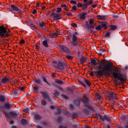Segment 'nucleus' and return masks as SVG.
<instances>
[{"label":"nucleus","mask_w":128,"mask_h":128,"mask_svg":"<svg viewBox=\"0 0 128 128\" xmlns=\"http://www.w3.org/2000/svg\"><path fill=\"white\" fill-rule=\"evenodd\" d=\"M56 82L58 84H62V82L61 80H56Z\"/></svg>","instance_id":"35"},{"label":"nucleus","mask_w":128,"mask_h":128,"mask_svg":"<svg viewBox=\"0 0 128 128\" xmlns=\"http://www.w3.org/2000/svg\"><path fill=\"white\" fill-rule=\"evenodd\" d=\"M41 93L42 94V96L44 98L46 99L48 98V96L46 93L42 92H41Z\"/></svg>","instance_id":"18"},{"label":"nucleus","mask_w":128,"mask_h":128,"mask_svg":"<svg viewBox=\"0 0 128 128\" xmlns=\"http://www.w3.org/2000/svg\"><path fill=\"white\" fill-rule=\"evenodd\" d=\"M71 26L73 27H75L77 26V25L76 24L72 23V24Z\"/></svg>","instance_id":"49"},{"label":"nucleus","mask_w":128,"mask_h":128,"mask_svg":"<svg viewBox=\"0 0 128 128\" xmlns=\"http://www.w3.org/2000/svg\"><path fill=\"white\" fill-rule=\"evenodd\" d=\"M83 6L82 8H87L88 5H90L92 4L93 1L92 0H82Z\"/></svg>","instance_id":"7"},{"label":"nucleus","mask_w":128,"mask_h":128,"mask_svg":"<svg viewBox=\"0 0 128 128\" xmlns=\"http://www.w3.org/2000/svg\"><path fill=\"white\" fill-rule=\"evenodd\" d=\"M0 82L3 84L10 83L11 84H13L14 83V82L12 81V79L8 76H4L2 78Z\"/></svg>","instance_id":"4"},{"label":"nucleus","mask_w":128,"mask_h":128,"mask_svg":"<svg viewBox=\"0 0 128 128\" xmlns=\"http://www.w3.org/2000/svg\"><path fill=\"white\" fill-rule=\"evenodd\" d=\"M90 75L92 76H94V74L93 72H92L90 73Z\"/></svg>","instance_id":"54"},{"label":"nucleus","mask_w":128,"mask_h":128,"mask_svg":"<svg viewBox=\"0 0 128 128\" xmlns=\"http://www.w3.org/2000/svg\"><path fill=\"white\" fill-rule=\"evenodd\" d=\"M80 61L81 63L83 64L86 60V58L82 56L80 59Z\"/></svg>","instance_id":"20"},{"label":"nucleus","mask_w":128,"mask_h":128,"mask_svg":"<svg viewBox=\"0 0 128 128\" xmlns=\"http://www.w3.org/2000/svg\"><path fill=\"white\" fill-rule=\"evenodd\" d=\"M38 88V87L35 86L33 88V91L34 93H36Z\"/></svg>","instance_id":"22"},{"label":"nucleus","mask_w":128,"mask_h":128,"mask_svg":"<svg viewBox=\"0 0 128 128\" xmlns=\"http://www.w3.org/2000/svg\"><path fill=\"white\" fill-rule=\"evenodd\" d=\"M42 78L43 79V80L44 82L47 83V84H48V83L47 81V80H46V78L44 77H43Z\"/></svg>","instance_id":"38"},{"label":"nucleus","mask_w":128,"mask_h":128,"mask_svg":"<svg viewBox=\"0 0 128 128\" xmlns=\"http://www.w3.org/2000/svg\"><path fill=\"white\" fill-rule=\"evenodd\" d=\"M5 100V98L2 95L0 96V102H3Z\"/></svg>","instance_id":"24"},{"label":"nucleus","mask_w":128,"mask_h":128,"mask_svg":"<svg viewBox=\"0 0 128 128\" xmlns=\"http://www.w3.org/2000/svg\"><path fill=\"white\" fill-rule=\"evenodd\" d=\"M77 33L76 32L75 34H73L72 35V40L70 42L72 46H75L77 45V41L78 40V38L76 34H77Z\"/></svg>","instance_id":"5"},{"label":"nucleus","mask_w":128,"mask_h":128,"mask_svg":"<svg viewBox=\"0 0 128 128\" xmlns=\"http://www.w3.org/2000/svg\"><path fill=\"white\" fill-rule=\"evenodd\" d=\"M80 82L81 83V84L84 86H86V85L84 83L82 82Z\"/></svg>","instance_id":"61"},{"label":"nucleus","mask_w":128,"mask_h":128,"mask_svg":"<svg viewBox=\"0 0 128 128\" xmlns=\"http://www.w3.org/2000/svg\"><path fill=\"white\" fill-rule=\"evenodd\" d=\"M97 4H92V6L91 7L93 8H95L96 7V6H97Z\"/></svg>","instance_id":"57"},{"label":"nucleus","mask_w":128,"mask_h":128,"mask_svg":"<svg viewBox=\"0 0 128 128\" xmlns=\"http://www.w3.org/2000/svg\"><path fill=\"white\" fill-rule=\"evenodd\" d=\"M91 62L92 64L93 65H96L97 64L96 60L95 59H92L91 60Z\"/></svg>","instance_id":"23"},{"label":"nucleus","mask_w":128,"mask_h":128,"mask_svg":"<svg viewBox=\"0 0 128 128\" xmlns=\"http://www.w3.org/2000/svg\"><path fill=\"white\" fill-rule=\"evenodd\" d=\"M70 107L71 108H74V107L73 105L72 104H70Z\"/></svg>","instance_id":"62"},{"label":"nucleus","mask_w":128,"mask_h":128,"mask_svg":"<svg viewBox=\"0 0 128 128\" xmlns=\"http://www.w3.org/2000/svg\"><path fill=\"white\" fill-rule=\"evenodd\" d=\"M36 12V10L34 9L33 10V11L32 12V13L33 14H34Z\"/></svg>","instance_id":"56"},{"label":"nucleus","mask_w":128,"mask_h":128,"mask_svg":"<svg viewBox=\"0 0 128 128\" xmlns=\"http://www.w3.org/2000/svg\"><path fill=\"white\" fill-rule=\"evenodd\" d=\"M19 44H24V40L22 39L19 42Z\"/></svg>","instance_id":"47"},{"label":"nucleus","mask_w":128,"mask_h":128,"mask_svg":"<svg viewBox=\"0 0 128 128\" xmlns=\"http://www.w3.org/2000/svg\"><path fill=\"white\" fill-rule=\"evenodd\" d=\"M66 58H67L68 59L70 60H72L73 58L72 56H68V55H66Z\"/></svg>","instance_id":"33"},{"label":"nucleus","mask_w":128,"mask_h":128,"mask_svg":"<svg viewBox=\"0 0 128 128\" xmlns=\"http://www.w3.org/2000/svg\"><path fill=\"white\" fill-rule=\"evenodd\" d=\"M87 13H82L80 15L79 18L81 20H84L86 18V15Z\"/></svg>","instance_id":"15"},{"label":"nucleus","mask_w":128,"mask_h":128,"mask_svg":"<svg viewBox=\"0 0 128 128\" xmlns=\"http://www.w3.org/2000/svg\"><path fill=\"white\" fill-rule=\"evenodd\" d=\"M52 63L53 64V65L55 67V65H57L58 64H57V62L54 60L53 61H52Z\"/></svg>","instance_id":"42"},{"label":"nucleus","mask_w":128,"mask_h":128,"mask_svg":"<svg viewBox=\"0 0 128 128\" xmlns=\"http://www.w3.org/2000/svg\"><path fill=\"white\" fill-rule=\"evenodd\" d=\"M49 42L48 39H47L46 40H44L43 41L42 44L43 45L46 47H48V42Z\"/></svg>","instance_id":"17"},{"label":"nucleus","mask_w":128,"mask_h":128,"mask_svg":"<svg viewBox=\"0 0 128 128\" xmlns=\"http://www.w3.org/2000/svg\"><path fill=\"white\" fill-rule=\"evenodd\" d=\"M83 6V4H81V3L80 2H78V4H77V6L78 8H80L82 7V6Z\"/></svg>","instance_id":"29"},{"label":"nucleus","mask_w":128,"mask_h":128,"mask_svg":"<svg viewBox=\"0 0 128 128\" xmlns=\"http://www.w3.org/2000/svg\"><path fill=\"white\" fill-rule=\"evenodd\" d=\"M110 30H108V31L110 30H114L116 29L117 28L116 26L114 25H110Z\"/></svg>","instance_id":"21"},{"label":"nucleus","mask_w":128,"mask_h":128,"mask_svg":"<svg viewBox=\"0 0 128 128\" xmlns=\"http://www.w3.org/2000/svg\"><path fill=\"white\" fill-rule=\"evenodd\" d=\"M60 48L62 50L66 53H68L70 52L69 49L66 46H60Z\"/></svg>","instance_id":"10"},{"label":"nucleus","mask_w":128,"mask_h":128,"mask_svg":"<svg viewBox=\"0 0 128 128\" xmlns=\"http://www.w3.org/2000/svg\"><path fill=\"white\" fill-rule=\"evenodd\" d=\"M100 119L103 121H104L105 120H107L109 122L111 121V120L109 116H105L104 117H102L100 118Z\"/></svg>","instance_id":"14"},{"label":"nucleus","mask_w":128,"mask_h":128,"mask_svg":"<svg viewBox=\"0 0 128 128\" xmlns=\"http://www.w3.org/2000/svg\"><path fill=\"white\" fill-rule=\"evenodd\" d=\"M35 82L37 84H40L41 83V81L40 80H35Z\"/></svg>","instance_id":"40"},{"label":"nucleus","mask_w":128,"mask_h":128,"mask_svg":"<svg viewBox=\"0 0 128 128\" xmlns=\"http://www.w3.org/2000/svg\"><path fill=\"white\" fill-rule=\"evenodd\" d=\"M54 94L55 96H57L59 95V93L58 92H56Z\"/></svg>","instance_id":"44"},{"label":"nucleus","mask_w":128,"mask_h":128,"mask_svg":"<svg viewBox=\"0 0 128 128\" xmlns=\"http://www.w3.org/2000/svg\"><path fill=\"white\" fill-rule=\"evenodd\" d=\"M62 96L65 99H68V97L65 95L62 94Z\"/></svg>","instance_id":"43"},{"label":"nucleus","mask_w":128,"mask_h":128,"mask_svg":"<svg viewBox=\"0 0 128 128\" xmlns=\"http://www.w3.org/2000/svg\"><path fill=\"white\" fill-rule=\"evenodd\" d=\"M84 82H86L88 86H91V83L89 80H88L85 78L84 79Z\"/></svg>","instance_id":"25"},{"label":"nucleus","mask_w":128,"mask_h":128,"mask_svg":"<svg viewBox=\"0 0 128 128\" xmlns=\"http://www.w3.org/2000/svg\"><path fill=\"white\" fill-rule=\"evenodd\" d=\"M28 111V108H26L24 109V112H27Z\"/></svg>","instance_id":"64"},{"label":"nucleus","mask_w":128,"mask_h":128,"mask_svg":"<svg viewBox=\"0 0 128 128\" xmlns=\"http://www.w3.org/2000/svg\"><path fill=\"white\" fill-rule=\"evenodd\" d=\"M100 50L102 52H104L105 50H104L103 48H100Z\"/></svg>","instance_id":"60"},{"label":"nucleus","mask_w":128,"mask_h":128,"mask_svg":"<svg viewBox=\"0 0 128 128\" xmlns=\"http://www.w3.org/2000/svg\"><path fill=\"white\" fill-rule=\"evenodd\" d=\"M39 25L41 27H42L44 26V24L42 22H39Z\"/></svg>","instance_id":"41"},{"label":"nucleus","mask_w":128,"mask_h":128,"mask_svg":"<svg viewBox=\"0 0 128 128\" xmlns=\"http://www.w3.org/2000/svg\"><path fill=\"white\" fill-rule=\"evenodd\" d=\"M102 27L100 25H98L95 28L96 29L98 30H100L102 29Z\"/></svg>","instance_id":"28"},{"label":"nucleus","mask_w":128,"mask_h":128,"mask_svg":"<svg viewBox=\"0 0 128 128\" xmlns=\"http://www.w3.org/2000/svg\"><path fill=\"white\" fill-rule=\"evenodd\" d=\"M2 112L4 114L5 116L7 118H9L10 115L12 117L16 118L19 114L18 113H16L15 112H10L9 114L4 111H2Z\"/></svg>","instance_id":"6"},{"label":"nucleus","mask_w":128,"mask_h":128,"mask_svg":"<svg viewBox=\"0 0 128 128\" xmlns=\"http://www.w3.org/2000/svg\"><path fill=\"white\" fill-rule=\"evenodd\" d=\"M94 20L92 19H90L89 21V23L90 24H87V26L88 27V28H94Z\"/></svg>","instance_id":"9"},{"label":"nucleus","mask_w":128,"mask_h":128,"mask_svg":"<svg viewBox=\"0 0 128 128\" xmlns=\"http://www.w3.org/2000/svg\"><path fill=\"white\" fill-rule=\"evenodd\" d=\"M110 32H109L108 31L106 33V34L105 36L107 37H109L110 35Z\"/></svg>","instance_id":"30"},{"label":"nucleus","mask_w":128,"mask_h":128,"mask_svg":"<svg viewBox=\"0 0 128 128\" xmlns=\"http://www.w3.org/2000/svg\"><path fill=\"white\" fill-rule=\"evenodd\" d=\"M36 120H39L41 118V117L39 115H36L34 116Z\"/></svg>","instance_id":"27"},{"label":"nucleus","mask_w":128,"mask_h":128,"mask_svg":"<svg viewBox=\"0 0 128 128\" xmlns=\"http://www.w3.org/2000/svg\"><path fill=\"white\" fill-rule=\"evenodd\" d=\"M14 13H18L20 11L19 8H7Z\"/></svg>","instance_id":"11"},{"label":"nucleus","mask_w":128,"mask_h":128,"mask_svg":"<svg viewBox=\"0 0 128 128\" xmlns=\"http://www.w3.org/2000/svg\"><path fill=\"white\" fill-rule=\"evenodd\" d=\"M112 75L114 78L120 80L122 82L125 81L126 80V78L119 72H113L112 73Z\"/></svg>","instance_id":"2"},{"label":"nucleus","mask_w":128,"mask_h":128,"mask_svg":"<svg viewBox=\"0 0 128 128\" xmlns=\"http://www.w3.org/2000/svg\"><path fill=\"white\" fill-rule=\"evenodd\" d=\"M55 73H52L51 74V76L54 78L56 77V76L55 75Z\"/></svg>","instance_id":"51"},{"label":"nucleus","mask_w":128,"mask_h":128,"mask_svg":"<svg viewBox=\"0 0 128 128\" xmlns=\"http://www.w3.org/2000/svg\"><path fill=\"white\" fill-rule=\"evenodd\" d=\"M70 3L71 4H76L77 3L76 2V1L73 0H71L70 1Z\"/></svg>","instance_id":"46"},{"label":"nucleus","mask_w":128,"mask_h":128,"mask_svg":"<svg viewBox=\"0 0 128 128\" xmlns=\"http://www.w3.org/2000/svg\"><path fill=\"white\" fill-rule=\"evenodd\" d=\"M78 103V105H79L80 104V101L78 100H76L75 101L74 103L76 104H77V103Z\"/></svg>","instance_id":"45"},{"label":"nucleus","mask_w":128,"mask_h":128,"mask_svg":"<svg viewBox=\"0 0 128 128\" xmlns=\"http://www.w3.org/2000/svg\"><path fill=\"white\" fill-rule=\"evenodd\" d=\"M19 89L22 91H23L24 90V88L23 87H20L19 88Z\"/></svg>","instance_id":"48"},{"label":"nucleus","mask_w":128,"mask_h":128,"mask_svg":"<svg viewBox=\"0 0 128 128\" xmlns=\"http://www.w3.org/2000/svg\"><path fill=\"white\" fill-rule=\"evenodd\" d=\"M53 19L54 20H58L57 18H56V16H54L53 18Z\"/></svg>","instance_id":"59"},{"label":"nucleus","mask_w":128,"mask_h":128,"mask_svg":"<svg viewBox=\"0 0 128 128\" xmlns=\"http://www.w3.org/2000/svg\"><path fill=\"white\" fill-rule=\"evenodd\" d=\"M21 122L22 124L24 125V119H22V120Z\"/></svg>","instance_id":"58"},{"label":"nucleus","mask_w":128,"mask_h":128,"mask_svg":"<svg viewBox=\"0 0 128 128\" xmlns=\"http://www.w3.org/2000/svg\"><path fill=\"white\" fill-rule=\"evenodd\" d=\"M112 65L110 64H107L104 65L102 66L101 65L99 66L98 69L99 70L102 69L101 70L95 72L94 73L99 76H102L103 74L105 75H109L112 71Z\"/></svg>","instance_id":"1"},{"label":"nucleus","mask_w":128,"mask_h":128,"mask_svg":"<svg viewBox=\"0 0 128 128\" xmlns=\"http://www.w3.org/2000/svg\"><path fill=\"white\" fill-rule=\"evenodd\" d=\"M56 15L58 20L60 19L61 18V16L60 15L56 13Z\"/></svg>","instance_id":"36"},{"label":"nucleus","mask_w":128,"mask_h":128,"mask_svg":"<svg viewBox=\"0 0 128 128\" xmlns=\"http://www.w3.org/2000/svg\"><path fill=\"white\" fill-rule=\"evenodd\" d=\"M61 6L62 8H68V7L65 4H62Z\"/></svg>","instance_id":"50"},{"label":"nucleus","mask_w":128,"mask_h":128,"mask_svg":"<svg viewBox=\"0 0 128 128\" xmlns=\"http://www.w3.org/2000/svg\"><path fill=\"white\" fill-rule=\"evenodd\" d=\"M101 25L102 27L104 29H106L107 28V23L105 22H100Z\"/></svg>","instance_id":"16"},{"label":"nucleus","mask_w":128,"mask_h":128,"mask_svg":"<svg viewBox=\"0 0 128 128\" xmlns=\"http://www.w3.org/2000/svg\"><path fill=\"white\" fill-rule=\"evenodd\" d=\"M100 62L102 64H103L107 62V61L106 60H102L100 61Z\"/></svg>","instance_id":"37"},{"label":"nucleus","mask_w":128,"mask_h":128,"mask_svg":"<svg viewBox=\"0 0 128 128\" xmlns=\"http://www.w3.org/2000/svg\"><path fill=\"white\" fill-rule=\"evenodd\" d=\"M55 11L58 13H59L62 11L61 8H55Z\"/></svg>","instance_id":"32"},{"label":"nucleus","mask_w":128,"mask_h":128,"mask_svg":"<svg viewBox=\"0 0 128 128\" xmlns=\"http://www.w3.org/2000/svg\"><path fill=\"white\" fill-rule=\"evenodd\" d=\"M64 63H62L60 62H59L57 65H55V68H56L59 70L58 72L64 69V66H65Z\"/></svg>","instance_id":"8"},{"label":"nucleus","mask_w":128,"mask_h":128,"mask_svg":"<svg viewBox=\"0 0 128 128\" xmlns=\"http://www.w3.org/2000/svg\"><path fill=\"white\" fill-rule=\"evenodd\" d=\"M56 33H54L52 34V36H57V35L56 34Z\"/></svg>","instance_id":"53"},{"label":"nucleus","mask_w":128,"mask_h":128,"mask_svg":"<svg viewBox=\"0 0 128 128\" xmlns=\"http://www.w3.org/2000/svg\"><path fill=\"white\" fill-rule=\"evenodd\" d=\"M46 104V102L44 100H42L41 101V104L43 106H45Z\"/></svg>","instance_id":"31"},{"label":"nucleus","mask_w":128,"mask_h":128,"mask_svg":"<svg viewBox=\"0 0 128 128\" xmlns=\"http://www.w3.org/2000/svg\"><path fill=\"white\" fill-rule=\"evenodd\" d=\"M4 106L5 108L7 109H9L11 105L9 104V102H8L7 103H5L4 104Z\"/></svg>","instance_id":"19"},{"label":"nucleus","mask_w":128,"mask_h":128,"mask_svg":"<svg viewBox=\"0 0 128 128\" xmlns=\"http://www.w3.org/2000/svg\"><path fill=\"white\" fill-rule=\"evenodd\" d=\"M9 122H10V124H13L14 122V121H13V120H11Z\"/></svg>","instance_id":"63"},{"label":"nucleus","mask_w":128,"mask_h":128,"mask_svg":"<svg viewBox=\"0 0 128 128\" xmlns=\"http://www.w3.org/2000/svg\"><path fill=\"white\" fill-rule=\"evenodd\" d=\"M10 35L6 31V28L3 26H0V36L5 38Z\"/></svg>","instance_id":"3"},{"label":"nucleus","mask_w":128,"mask_h":128,"mask_svg":"<svg viewBox=\"0 0 128 128\" xmlns=\"http://www.w3.org/2000/svg\"><path fill=\"white\" fill-rule=\"evenodd\" d=\"M96 18L98 20H105L106 19V17L104 16L98 15L96 16Z\"/></svg>","instance_id":"12"},{"label":"nucleus","mask_w":128,"mask_h":128,"mask_svg":"<svg viewBox=\"0 0 128 128\" xmlns=\"http://www.w3.org/2000/svg\"><path fill=\"white\" fill-rule=\"evenodd\" d=\"M13 94L14 95H16L17 94L18 92L16 90H13L12 92Z\"/></svg>","instance_id":"34"},{"label":"nucleus","mask_w":128,"mask_h":128,"mask_svg":"<svg viewBox=\"0 0 128 128\" xmlns=\"http://www.w3.org/2000/svg\"><path fill=\"white\" fill-rule=\"evenodd\" d=\"M10 7L11 8H18L17 7L15 6L14 5H11L10 6Z\"/></svg>","instance_id":"52"},{"label":"nucleus","mask_w":128,"mask_h":128,"mask_svg":"<svg viewBox=\"0 0 128 128\" xmlns=\"http://www.w3.org/2000/svg\"><path fill=\"white\" fill-rule=\"evenodd\" d=\"M84 97L85 98V100L82 99L81 100L83 102L86 107H88L89 108H91L90 106H88L87 104L88 101V99L85 97V96H84Z\"/></svg>","instance_id":"13"},{"label":"nucleus","mask_w":128,"mask_h":128,"mask_svg":"<svg viewBox=\"0 0 128 128\" xmlns=\"http://www.w3.org/2000/svg\"><path fill=\"white\" fill-rule=\"evenodd\" d=\"M44 3H42V4H40L39 3H36V7H39V6H40L41 5H42V4Z\"/></svg>","instance_id":"39"},{"label":"nucleus","mask_w":128,"mask_h":128,"mask_svg":"<svg viewBox=\"0 0 128 128\" xmlns=\"http://www.w3.org/2000/svg\"><path fill=\"white\" fill-rule=\"evenodd\" d=\"M56 15V13L54 12H52L50 14V15L51 16H53L54 15Z\"/></svg>","instance_id":"55"},{"label":"nucleus","mask_w":128,"mask_h":128,"mask_svg":"<svg viewBox=\"0 0 128 128\" xmlns=\"http://www.w3.org/2000/svg\"><path fill=\"white\" fill-rule=\"evenodd\" d=\"M116 94L114 93H112L110 94V96L111 98H114L116 96Z\"/></svg>","instance_id":"26"}]
</instances>
